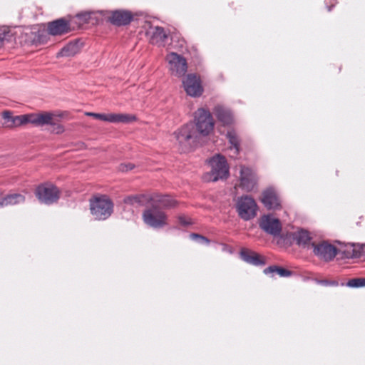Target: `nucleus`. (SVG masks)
Returning <instances> with one entry per match:
<instances>
[{
	"instance_id": "1",
	"label": "nucleus",
	"mask_w": 365,
	"mask_h": 365,
	"mask_svg": "<svg viewBox=\"0 0 365 365\" xmlns=\"http://www.w3.org/2000/svg\"><path fill=\"white\" fill-rule=\"evenodd\" d=\"M91 213L96 220H105L113 211V203L106 195L95 196L90 200Z\"/></svg>"
},
{
	"instance_id": "2",
	"label": "nucleus",
	"mask_w": 365,
	"mask_h": 365,
	"mask_svg": "<svg viewBox=\"0 0 365 365\" xmlns=\"http://www.w3.org/2000/svg\"><path fill=\"white\" fill-rule=\"evenodd\" d=\"M197 132L192 123L184 125L174 133L175 138L182 152H187L190 150L192 143L197 138Z\"/></svg>"
},
{
	"instance_id": "3",
	"label": "nucleus",
	"mask_w": 365,
	"mask_h": 365,
	"mask_svg": "<svg viewBox=\"0 0 365 365\" xmlns=\"http://www.w3.org/2000/svg\"><path fill=\"white\" fill-rule=\"evenodd\" d=\"M235 207L239 217L245 221L250 220L257 215V205L250 196L244 195L239 197Z\"/></svg>"
},
{
	"instance_id": "4",
	"label": "nucleus",
	"mask_w": 365,
	"mask_h": 365,
	"mask_svg": "<svg viewBox=\"0 0 365 365\" xmlns=\"http://www.w3.org/2000/svg\"><path fill=\"white\" fill-rule=\"evenodd\" d=\"M195 122L196 130L203 136L209 135L213 130L214 121L209 110L199 108L195 113Z\"/></svg>"
},
{
	"instance_id": "5",
	"label": "nucleus",
	"mask_w": 365,
	"mask_h": 365,
	"mask_svg": "<svg viewBox=\"0 0 365 365\" xmlns=\"http://www.w3.org/2000/svg\"><path fill=\"white\" fill-rule=\"evenodd\" d=\"M145 224L153 228H161L168 225V216L165 212L151 205L143 213Z\"/></svg>"
},
{
	"instance_id": "6",
	"label": "nucleus",
	"mask_w": 365,
	"mask_h": 365,
	"mask_svg": "<svg viewBox=\"0 0 365 365\" xmlns=\"http://www.w3.org/2000/svg\"><path fill=\"white\" fill-rule=\"evenodd\" d=\"M212 168L209 173L210 180L215 182L220 179L227 178L229 175V170L226 159L224 156L217 155L209 160Z\"/></svg>"
},
{
	"instance_id": "7",
	"label": "nucleus",
	"mask_w": 365,
	"mask_h": 365,
	"mask_svg": "<svg viewBox=\"0 0 365 365\" xmlns=\"http://www.w3.org/2000/svg\"><path fill=\"white\" fill-rule=\"evenodd\" d=\"M35 193L40 202L47 205L57 202L60 197V191L58 187L50 183L38 186Z\"/></svg>"
},
{
	"instance_id": "8",
	"label": "nucleus",
	"mask_w": 365,
	"mask_h": 365,
	"mask_svg": "<svg viewBox=\"0 0 365 365\" xmlns=\"http://www.w3.org/2000/svg\"><path fill=\"white\" fill-rule=\"evenodd\" d=\"M86 115L93 117L96 119L113 123H129L136 120L133 115L127 113H97L93 112H87Z\"/></svg>"
},
{
	"instance_id": "9",
	"label": "nucleus",
	"mask_w": 365,
	"mask_h": 365,
	"mask_svg": "<svg viewBox=\"0 0 365 365\" xmlns=\"http://www.w3.org/2000/svg\"><path fill=\"white\" fill-rule=\"evenodd\" d=\"M166 60L169 63L170 71L173 75L181 77L185 74L187 66L184 57L172 52L167 55Z\"/></svg>"
},
{
	"instance_id": "10",
	"label": "nucleus",
	"mask_w": 365,
	"mask_h": 365,
	"mask_svg": "<svg viewBox=\"0 0 365 365\" xmlns=\"http://www.w3.org/2000/svg\"><path fill=\"white\" fill-rule=\"evenodd\" d=\"M259 227L269 235L279 236L282 231V225L279 219L272 215H262L259 220Z\"/></svg>"
},
{
	"instance_id": "11",
	"label": "nucleus",
	"mask_w": 365,
	"mask_h": 365,
	"mask_svg": "<svg viewBox=\"0 0 365 365\" xmlns=\"http://www.w3.org/2000/svg\"><path fill=\"white\" fill-rule=\"evenodd\" d=\"M312 247L314 254L326 262L331 261L337 255V248L326 241L312 243Z\"/></svg>"
},
{
	"instance_id": "12",
	"label": "nucleus",
	"mask_w": 365,
	"mask_h": 365,
	"mask_svg": "<svg viewBox=\"0 0 365 365\" xmlns=\"http://www.w3.org/2000/svg\"><path fill=\"white\" fill-rule=\"evenodd\" d=\"M185 91L192 97L202 95L203 88L200 79L194 74H188L182 81Z\"/></svg>"
},
{
	"instance_id": "13",
	"label": "nucleus",
	"mask_w": 365,
	"mask_h": 365,
	"mask_svg": "<svg viewBox=\"0 0 365 365\" xmlns=\"http://www.w3.org/2000/svg\"><path fill=\"white\" fill-rule=\"evenodd\" d=\"M261 202L267 210L281 208V200L274 188L269 187L262 192Z\"/></svg>"
},
{
	"instance_id": "14",
	"label": "nucleus",
	"mask_w": 365,
	"mask_h": 365,
	"mask_svg": "<svg viewBox=\"0 0 365 365\" xmlns=\"http://www.w3.org/2000/svg\"><path fill=\"white\" fill-rule=\"evenodd\" d=\"M148 201L150 202V205H153L158 209H170L175 207L178 205V202L171 196L158 193L149 196Z\"/></svg>"
},
{
	"instance_id": "15",
	"label": "nucleus",
	"mask_w": 365,
	"mask_h": 365,
	"mask_svg": "<svg viewBox=\"0 0 365 365\" xmlns=\"http://www.w3.org/2000/svg\"><path fill=\"white\" fill-rule=\"evenodd\" d=\"M47 30L51 36H61L70 32V23L63 18L58 19L48 23Z\"/></svg>"
},
{
	"instance_id": "16",
	"label": "nucleus",
	"mask_w": 365,
	"mask_h": 365,
	"mask_svg": "<svg viewBox=\"0 0 365 365\" xmlns=\"http://www.w3.org/2000/svg\"><path fill=\"white\" fill-rule=\"evenodd\" d=\"M257 178L253 171L245 166L240 169V186L246 191H251L255 186Z\"/></svg>"
},
{
	"instance_id": "17",
	"label": "nucleus",
	"mask_w": 365,
	"mask_h": 365,
	"mask_svg": "<svg viewBox=\"0 0 365 365\" xmlns=\"http://www.w3.org/2000/svg\"><path fill=\"white\" fill-rule=\"evenodd\" d=\"M111 15L108 17L109 21L115 26H126L129 24L133 16L132 13L127 10H115L110 12Z\"/></svg>"
},
{
	"instance_id": "18",
	"label": "nucleus",
	"mask_w": 365,
	"mask_h": 365,
	"mask_svg": "<svg viewBox=\"0 0 365 365\" xmlns=\"http://www.w3.org/2000/svg\"><path fill=\"white\" fill-rule=\"evenodd\" d=\"M4 126L8 128H14L29 123V115H12L11 112L6 110L2 114Z\"/></svg>"
},
{
	"instance_id": "19",
	"label": "nucleus",
	"mask_w": 365,
	"mask_h": 365,
	"mask_svg": "<svg viewBox=\"0 0 365 365\" xmlns=\"http://www.w3.org/2000/svg\"><path fill=\"white\" fill-rule=\"evenodd\" d=\"M29 115V123L36 126L56 125L54 115L48 112L31 113Z\"/></svg>"
},
{
	"instance_id": "20",
	"label": "nucleus",
	"mask_w": 365,
	"mask_h": 365,
	"mask_svg": "<svg viewBox=\"0 0 365 365\" xmlns=\"http://www.w3.org/2000/svg\"><path fill=\"white\" fill-rule=\"evenodd\" d=\"M241 259L245 262L255 265L262 266L266 264L265 259L260 255L250 250L242 248L240 252Z\"/></svg>"
},
{
	"instance_id": "21",
	"label": "nucleus",
	"mask_w": 365,
	"mask_h": 365,
	"mask_svg": "<svg viewBox=\"0 0 365 365\" xmlns=\"http://www.w3.org/2000/svg\"><path fill=\"white\" fill-rule=\"evenodd\" d=\"M217 119L224 125H230L234 122L232 111L222 106H216L213 110Z\"/></svg>"
},
{
	"instance_id": "22",
	"label": "nucleus",
	"mask_w": 365,
	"mask_h": 365,
	"mask_svg": "<svg viewBox=\"0 0 365 365\" xmlns=\"http://www.w3.org/2000/svg\"><path fill=\"white\" fill-rule=\"evenodd\" d=\"M146 35L152 44H161L167 38V34L163 27L151 26L147 31Z\"/></svg>"
},
{
	"instance_id": "23",
	"label": "nucleus",
	"mask_w": 365,
	"mask_h": 365,
	"mask_svg": "<svg viewBox=\"0 0 365 365\" xmlns=\"http://www.w3.org/2000/svg\"><path fill=\"white\" fill-rule=\"evenodd\" d=\"M25 201L24 195L19 193H13L6 195L0 200V207L9 205H15L23 203Z\"/></svg>"
},
{
	"instance_id": "24",
	"label": "nucleus",
	"mask_w": 365,
	"mask_h": 365,
	"mask_svg": "<svg viewBox=\"0 0 365 365\" xmlns=\"http://www.w3.org/2000/svg\"><path fill=\"white\" fill-rule=\"evenodd\" d=\"M149 196L144 194L128 195L124 197L123 202L125 205L123 210L126 206L139 207L143 205V200H148Z\"/></svg>"
},
{
	"instance_id": "25",
	"label": "nucleus",
	"mask_w": 365,
	"mask_h": 365,
	"mask_svg": "<svg viewBox=\"0 0 365 365\" xmlns=\"http://www.w3.org/2000/svg\"><path fill=\"white\" fill-rule=\"evenodd\" d=\"M227 138L231 146L230 147V151L232 153V157H236L240 151V140L236 132L234 130H230L227 133Z\"/></svg>"
},
{
	"instance_id": "26",
	"label": "nucleus",
	"mask_w": 365,
	"mask_h": 365,
	"mask_svg": "<svg viewBox=\"0 0 365 365\" xmlns=\"http://www.w3.org/2000/svg\"><path fill=\"white\" fill-rule=\"evenodd\" d=\"M264 273L267 275H271V277H274V274H278L281 277H289L292 275V271L277 265H272L265 268Z\"/></svg>"
},
{
	"instance_id": "27",
	"label": "nucleus",
	"mask_w": 365,
	"mask_h": 365,
	"mask_svg": "<svg viewBox=\"0 0 365 365\" xmlns=\"http://www.w3.org/2000/svg\"><path fill=\"white\" fill-rule=\"evenodd\" d=\"M80 51L78 42H71L65 46L57 54V56H73Z\"/></svg>"
},
{
	"instance_id": "28",
	"label": "nucleus",
	"mask_w": 365,
	"mask_h": 365,
	"mask_svg": "<svg viewBox=\"0 0 365 365\" xmlns=\"http://www.w3.org/2000/svg\"><path fill=\"white\" fill-rule=\"evenodd\" d=\"M343 253L346 258H359L363 256L361 245H355L354 244L346 245Z\"/></svg>"
},
{
	"instance_id": "29",
	"label": "nucleus",
	"mask_w": 365,
	"mask_h": 365,
	"mask_svg": "<svg viewBox=\"0 0 365 365\" xmlns=\"http://www.w3.org/2000/svg\"><path fill=\"white\" fill-rule=\"evenodd\" d=\"M293 238L297 242V245L303 246L307 245L311 240L309 232L304 230L294 232L293 234Z\"/></svg>"
},
{
	"instance_id": "30",
	"label": "nucleus",
	"mask_w": 365,
	"mask_h": 365,
	"mask_svg": "<svg viewBox=\"0 0 365 365\" xmlns=\"http://www.w3.org/2000/svg\"><path fill=\"white\" fill-rule=\"evenodd\" d=\"M93 12L91 11H84L77 14L73 18V21L76 24H78V26L83 25L85 24L89 23L90 19L93 14Z\"/></svg>"
},
{
	"instance_id": "31",
	"label": "nucleus",
	"mask_w": 365,
	"mask_h": 365,
	"mask_svg": "<svg viewBox=\"0 0 365 365\" xmlns=\"http://www.w3.org/2000/svg\"><path fill=\"white\" fill-rule=\"evenodd\" d=\"M347 285L351 287H361L365 286V278H354L347 282Z\"/></svg>"
},
{
	"instance_id": "32",
	"label": "nucleus",
	"mask_w": 365,
	"mask_h": 365,
	"mask_svg": "<svg viewBox=\"0 0 365 365\" xmlns=\"http://www.w3.org/2000/svg\"><path fill=\"white\" fill-rule=\"evenodd\" d=\"M35 37L34 39V42L35 43H44L46 41V36L44 34L43 32L38 31L37 33H35Z\"/></svg>"
},
{
	"instance_id": "33",
	"label": "nucleus",
	"mask_w": 365,
	"mask_h": 365,
	"mask_svg": "<svg viewBox=\"0 0 365 365\" xmlns=\"http://www.w3.org/2000/svg\"><path fill=\"white\" fill-rule=\"evenodd\" d=\"M135 168V165L131 163H123L120 164L118 170L121 172H128L133 170Z\"/></svg>"
},
{
	"instance_id": "34",
	"label": "nucleus",
	"mask_w": 365,
	"mask_h": 365,
	"mask_svg": "<svg viewBox=\"0 0 365 365\" xmlns=\"http://www.w3.org/2000/svg\"><path fill=\"white\" fill-rule=\"evenodd\" d=\"M190 237L193 240H199L200 242H205L206 243H209V240L206 237H205L200 235L192 233L190 235Z\"/></svg>"
},
{
	"instance_id": "35",
	"label": "nucleus",
	"mask_w": 365,
	"mask_h": 365,
	"mask_svg": "<svg viewBox=\"0 0 365 365\" xmlns=\"http://www.w3.org/2000/svg\"><path fill=\"white\" fill-rule=\"evenodd\" d=\"M178 220H179L180 223L183 225H187L191 224L190 219H187L184 216H179Z\"/></svg>"
},
{
	"instance_id": "36",
	"label": "nucleus",
	"mask_w": 365,
	"mask_h": 365,
	"mask_svg": "<svg viewBox=\"0 0 365 365\" xmlns=\"http://www.w3.org/2000/svg\"><path fill=\"white\" fill-rule=\"evenodd\" d=\"M63 127H62L61 125H58L57 126V128H56V133H61V132H63Z\"/></svg>"
},
{
	"instance_id": "37",
	"label": "nucleus",
	"mask_w": 365,
	"mask_h": 365,
	"mask_svg": "<svg viewBox=\"0 0 365 365\" xmlns=\"http://www.w3.org/2000/svg\"><path fill=\"white\" fill-rule=\"evenodd\" d=\"M4 40V35L0 34V47L2 45Z\"/></svg>"
},
{
	"instance_id": "38",
	"label": "nucleus",
	"mask_w": 365,
	"mask_h": 365,
	"mask_svg": "<svg viewBox=\"0 0 365 365\" xmlns=\"http://www.w3.org/2000/svg\"><path fill=\"white\" fill-rule=\"evenodd\" d=\"M361 250L363 251V255H365V245H361Z\"/></svg>"
},
{
	"instance_id": "39",
	"label": "nucleus",
	"mask_w": 365,
	"mask_h": 365,
	"mask_svg": "<svg viewBox=\"0 0 365 365\" xmlns=\"http://www.w3.org/2000/svg\"><path fill=\"white\" fill-rule=\"evenodd\" d=\"M134 215V211L132 210L131 215L133 216Z\"/></svg>"
}]
</instances>
